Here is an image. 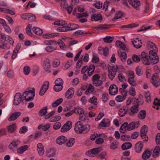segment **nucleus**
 <instances>
[{
    "label": "nucleus",
    "mask_w": 160,
    "mask_h": 160,
    "mask_svg": "<svg viewBox=\"0 0 160 160\" xmlns=\"http://www.w3.org/2000/svg\"><path fill=\"white\" fill-rule=\"evenodd\" d=\"M147 45L148 48L152 49L150 51L149 54V56L152 63L153 64L157 63L159 62V58L157 54L158 52L157 47L154 43L150 41H148Z\"/></svg>",
    "instance_id": "1"
},
{
    "label": "nucleus",
    "mask_w": 160,
    "mask_h": 160,
    "mask_svg": "<svg viewBox=\"0 0 160 160\" xmlns=\"http://www.w3.org/2000/svg\"><path fill=\"white\" fill-rule=\"evenodd\" d=\"M89 130V126L87 125H83L81 121L78 122L75 124L74 130L77 133L85 134Z\"/></svg>",
    "instance_id": "2"
},
{
    "label": "nucleus",
    "mask_w": 160,
    "mask_h": 160,
    "mask_svg": "<svg viewBox=\"0 0 160 160\" xmlns=\"http://www.w3.org/2000/svg\"><path fill=\"white\" fill-rule=\"evenodd\" d=\"M108 68V74L109 78L112 80L115 77L117 71L120 72L119 68H122V67L121 65L118 66L117 65L111 66L110 65Z\"/></svg>",
    "instance_id": "3"
},
{
    "label": "nucleus",
    "mask_w": 160,
    "mask_h": 160,
    "mask_svg": "<svg viewBox=\"0 0 160 160\" xmlns=\"http://www.w3.org/2000/svg\"><path fill=\"white\" fill-rule=\"evenodd\" d=\"M35 89L34 88H29L28 90L25 91L22 95V98L26 101L33 100L35 96Z\"/></svg>",
    "instance_id": "4"
},
{
    "label": "nucleus",
    "mask_w": 160,
    "mask_h": 160,
    "mask_svg": "<svg viewBox=\"0 0 160 160\" xmlns=\"http://www.w3.org/2000/svg\"><path fill=\"white\" fill-rule=\"evenodd\" d=\"M55 85L54 86L53 89L56 92H59L62 89L63 82L61 78L57 79L55 81Z\"/></svg>",
    "instance_id": "5"
},
{
    "label": "nucleus",
    "mask_w": 160,
    "mask_h": 160,
    "mask_svg": "<svg viewBox=\"0 0 160 160\" xmlns=\"http://www.w3.org/2000/svg\"><path fill=\"white\" fill-rule=\"evenodd\" d=\"M141 60L142 63L145 65H148L152 63L151 61H149L147 53L142 52L141 54ZM150 61L151 60H150Z\"/></svg>",
    "instance_id": "6"
},
{
    "label": "nucleus",
    "mask_w": 160,
    "mask_h": 160,
    "mask_svg": "<svg viewBox=\"0 0 160 160\" xmlns=\"http://www.w3.org/2000/svg\"><path fill=\"white\" fill-rule=\"evenodd\" d=\"M49 86V82L48 81H45L40 88L39 94L40 96L43 95L46 92Z\"/></svg>",
    "instance_id": "7"
},
{
    "label": "nucleus",
    "mask_w": 160,
    "mask_h": 160,
    "mask_svg": "<svg viewBox=\"0 0 160 160\" xmlns=\"http://www.w3.org/2000/svg\"><path fill=\"white\" fill-rule=\"evenodd\" d=\"M20 141L18 140L12 141L9 145L8 148L10 150H14L18 149L19 144L20 143Z\"/></svg>",
    "instance_id": "8"
},
{
    "label": "nucleus",
    "mask_w": 160,
    "mask_h": 160,
    "mask_svg": "<svg viewBox=\"0 0 160 160\" xmlns=\"http://www.w3.org/2000/svg\"><path fill=\"white\" fill-rule=\"evenodd\" d=\"M43 67L44 70L48 72H51L50 61L48 58H46L43 61Z\"/></svg>",
    "instance_id": "9"
},
{
    "label": "nucleus",
    "mask_w": 160,
    "mask_h": 160,
    "mask_svg": "<svg viewBox=\"0 0 160 160\" xmlns=\"http://www.w3.org/2000/svg\"><path fill=\"white\" fill-rule=\"evenodd\" d=\"M72 127V122L70 121H68L62 126L61 129V132H64L69 130Z\"/></svg>",
    "instance_id": "10"
},
{
    "label": "nucleus",
    "mask_w": 160,
    "mask_h": 160,
    "mask_svg": "<svg viewBox=\"0 0 160 160\" xmlns=\"http://www.w3.org/2000/svg\"><path fill=\"white\" fill-rule=\"evenodd\" d=\"M151 82L155 87H157L160 85V79L158 75L153 74L152 76Z\"/></svg>",
    "instance_id": "11"
},
{
    "label": "nucleus",
    "mask_w": 160,
    "mask_h": 160,
    "mask_svg": "<svg viewBox=\"0 0 160 160\" xmlns=\"http://www.w3.org/2000/svg\"><path fill=\"white\" fill-rule=\"evenodd\" d=\"M22 98L21 93L19 92L17 93L14 98L13 104L16 106L18 105L22 100Z\"/></svg>",
    "instance_id": "12"
},
{
    "label": "nucleus",
    "mask_w": 160,
    "mask_h": 160,
    "mask_svg": "<svg viewBox=\"0 0 160 160\" xmlns=\"http://www.w3.org/2000/svg\"><path fill=\"white\" fill-rule=\"evenodd\" d=\"M74 89L73 88H69L65 94V98L68 99H71L74 95Z\"/></svg>",
    "instance_id": "13"
},
{
    "label": "nucleus",
    "mask_w": 160,
    "mask_h": 160,
    "mask_svg": "<svg viewBox=\"0 0 160 160\" xmlns=\"http://www.w3.org/2000/svg\"><path fill=\"white\" fill-rule=\"evenodd\" d=\"M21 113L19 112H16L12 113L8 119L9 121H12L17 119L21 115Z\"/></svg>",
    "instance_id": "14"
},
{
    "label": "nucleus",
    "mask_w": 160,
    "mask_h": 160,
    "mask_svg": "<svg viewBox=\"0 0 160 160\" xmlns=\"http://www.w3.org/2000/svg\"><path fill=\"white\" fill-rule=\"evenodd\" d=\"M139 107L132 106L130 109H128V114L131 116H134L139 111Z\"/></svg>",
    "instance_id": "15"
},
{
    "label": "nucleus",
    "mask_w": 160,
    "mask_h": 160,
    "mask_svg": "<svg viewBox=\"0 0 160 160\" xmlns=\"http://www.w3.org/2000/svg\"><path fill=\"white\" fill-rule=\"evenodd\" d=\"M127 113L128 114V109L126 106H123L118 111V114L121 117L124 116Z\"/></svg>",
    "instance_id": "16"
},
{
    "label": "nucleus",
    "mask_w": 160,
    "mask_h": 160,
    "mask_svg": "<svg viewBox=\"0 0 160 160\" xmlns=\"http://www.w3.org/2000/svg\"><path fill=\"white\" fill-rule=\"evenodd\" d=\"M118 92L117 87L116 85H111L109 88V92L111 95H115Z\"/></svg>",
    "instance_id": "17"
},
{
    "label": "nucleus",
    "mask_w": 160,
    "mask_h": 160,
    "mask_svg": "<svg viewBox=\"0 0 160 160\" xmlns=\"http://www.w3.org/2000/svg\"><path fill=\"white\" fill-rule=\"evenodd\" d=\"M139 121L136 122H131L129 124H128V131H131L134 129L135 128H138L139 125Z\"/></svg>",
    "instance_id": "18"
},
{
    "label": "nucleus",
    "mask_w": 160,
    "mask_h": 160,
    "mask_svg": "<svg viewBox=\"0 0 160 160\" xmlns=\"http://www.w3.org/2000/svg\"><path fill=\"white\" fill-rule=\"evenodd\" d=\"M143 146V142H138L135 145V150L136 152L140 153L142 151Z\"/></svg>",
    "instance_id": "19"
},
{
    "label": "nucleus",
    "mask_w": 160,
    "mask_h": 160,
    "mask_svg": "<svg viewBox=\"0 0 160 160\" xmlns=\"http://www.w3.org/2000/svg\"><path fill=\"white\" fill-rule=\"evenodd\" d=\"M132 42L133 46L136 48H139L142 46V43L141 41L138 38H135Z\"/></svg>",
    "instance_id": "20"
},
{
    "label": "nucleus",
    "mask_w": 160,
    "mask_h": 160,
    "mask_svg": "<svg viewBox=\"0 0 160 160\" xmlns=\"http://www.w3.org/2000/svg\"><path fill=\"white\" fill-rule=\"evenodd\" d=\"M92 21H102V16L100 14H93L91 17Z\"/></svg>",
    "instance_id": "21"
},
{
    "label": "nucleus",
    "mask_w": 160,
    "mask_h": 160,
    "mask_svg": "<svg viewBox=\"0 0 160 160\" xmlns=\"http://www.w3.org/2000/svg\"><path fill=\"white\" fill-rule=\"evenodd\" d=\"M110 126V121L107 118L103 119L99 124L100 127H106Z\"/></svg>",
    "instance_id": "22"
},
{
    "label": "nucleus",
    "mask_w": 160,
    "mask_h": 160,
    "mask_svg": "<svg viewBox=\"0 0 160 160\" xmlns=\"http://www.w3.org/2000/svg\"><path fill=\"white\" fill-rule=\"evenodd\" d=\"M37 148L39 155L41 156H42L44 153V149L42 144L41 143H38L37 146Z\"/></svg>",
    "instance_id": "23"
},
{
    "label": "nucleus",
    "mask_w": 160,
    "mask_h": 160,
    "mask_svg": "<svg viewBox=\"0 0 160 160\" xmlns=\"http://www.w3.org/2000/svg\"><path fill=\"white\" fill-rule=\"evenodd\" d=\"M67 138L63 136L58 137L56 139V142L57 144L59 145H62L66 142Z\"/></svg>",
    "instance_id": "24"
},
{
    "label": "nucleus",
    "mask_w": 160,
    "mask_h": 160,
    "mask_svg": "<svg viewBox=\"0 0 160 160\" xmlns=\"http://www.w3.org/2000/svg\"><path fill=\"white\" fill-rule=\"evenodd\" d=\"M151 155V152L148 149H147L143 152L142 157L144 160L148 159L150 158Z\"/></svg>",
    "instance_id": "25"
},
{
    "label": "nucleus",
    "mask_w": 160,
    "mask_h": 160,
    "mask_svg": "<svg viewBox=\"0 0 160 160\" xmlns=\"http://www.w3.org/2000/svg\"><path fill=\"white\" fill-rule=\"evenodd\" d=\"M95 69V66L94 65L91 64L88 66L87 73L89 77L91 76L94 73Z\"/></svg>",
    "instance_id": "26"
},
{
    "label": "nucleus",
    "mask_w": 160,
    "mask_h": 160,
    "mask_svg": "<svg viewBox=\"0 0 160 160\" xmlns=\"http://www.w3.org/2000/svg\"><path fill=\"white\" fill-rule=\"evenodd\" d=\"M110 25L107 24H100L97 27H93L92 28L96 30H106L110 28Z\"/></svg>",
    "instance_id": "27"
},
{
    "label": "nucleus",
    "mask_w": 160,
    "mask_h": 160,
    "mask_svg": "<svg viewBox=\"0 0 160 160\" xmlns=\"http://www.w3.org/2000/svg\"><path fill=\"white\" fill-rule=\"evenodd\" d=\"M73 110L74 112L76 114H80V115L82 114H84L85 111L83 109L79 106L75 107Z\"/></svg>",
    "instance_id": "28"
},
{
    "label": "nucleus",
    "mask_w": 160,
    "mask_h": 160,
    "mask_svg": "<svg viewBox=\"0 0 160 160\" xmlns=\"http://www.w3.org/2000/svg\"><path fill=\"white\" fill-rule=\"evenodd\" d=\"M148 130V127L146 125L143 126L140 130V135L142 139L143 137L147 136L146 133Z\"/></svg>",
    "instance_id": "29"
},
{
    "label": "nucleus",
    "mask_w": 160,
    "mask_h": 160,
    "mask_svg": "<svg viewBox=\"0 0 160 160\" xmlns=\"http://www.w3.org/2000/svg\"><path fill=\"white\" fill-rule=\"evenodd\" d=\"M17 124L16 123H14L10 125L7 128V131L11 133H13L17 129Z\"/></svg>",
    "instance_id": "30"
},
{
    "label": "nucleus",
    "mask_w": 160,
    "mask_h": 160,
    "mask_svg": "<svg viewBox=\"0 0 160 160\" xmlns=\"http://www.w3.org/2000/svg\"><path fill=\"white\" fill-rule=\"evenodd\" d=\"M29 148L28 145H25L22 146L17 149V152L18 153L22 154L26 151Z\"/></svg>",
    "instance_id": "31"
},
{
    "label": "nucleus",
    "mask_w": 160,
    "mask_h": 160,
    "mask_svg": "<svg viewBox=\"0 0 160 160\" xmlns=\"http://www.w3.org/2000/svg\"><path fill=\"white\" fill-rule=\"evenodd\" d=\"M128 123L127 122L123 123L121 126L119 131L121 133H125L126 131H124L128 130Z\"/></svg>",
    "instance_id": "32"
},
{
    "label": "nucleus",
    "mask_w": 160,
    "mask_h": 160,
    "mask_svg": "<svg viewBox=\"0 0 160 160\" xmlns=\"http://www.w3.org/2000/svg\"><path fill=\"white\" fill-rule=\"evenodd\" d=\"M127 94V92H126L125 94H123L122 96L118 95L115 98L116 101L118 102H121L123 101L125 99Z\"/></svg>",
    "instance_id": "33"
},
{
    "label": "nucleus",
    "mask_w": 160,
    "mask_h": 160,
    "mask_svg": "<svg viewBox=\"0 0 160 160\" xmlns=\"http://www.w3.org/2000/svg\"><path fill=\"white\" fill-rule=\"evenodd\" d=\"M132 147V144L130 142H128L124 143L121 146L122 150H125L130 148Z\"/></svg>",
    "instance_id": "34"
},
{
    "label": "nucleus",
    "mask_w": 160,
    "mask_h": 160,
    "mask_svg": "<svg viewBox=\"0 0 160 160\" xmlns=\"http://www.w3.org/2000/svg\"><path fill=\"white\" fill-rule=\"evenodd\" d=\"M160 153V147L158 146H157L154 148L153 154L152 156L154 158L157 157Z\"/></svg>",
    "instance_id": "35"
},
{
    "label": "nucleus",
    "mask_w": 160,
    "mask_h": 160,
    "mask_svg": "<svg viewBox=\"0 0 160 160\" xmlns=\"http://www.w3.org/2000/svg\"><path fill=\"white\" fill-rule=\"evenodd\" d=\"M136 10L138 9L140 5V2L139 0L134 1L130 4Z\"/></svg>",
    "instance_id": "36"
},
{
    "label": "nucleus",
    "mask_w": 160,
    "mask_h": 160,
    "mask_svg": "<svg viewBox=\"0 0 160 160\" xmlns=\"http://www.w3.org/2000/svg\"><path fill=\"white\" fill-rule=\"evenodd\" d=\"M146 115V112L145 110H142L139 112L138 117L140 119H144Z\"/></svg>",
    "instance_id": "37"
},
{
    "label": "nucleus",
    "mask_w": 160,
    "mask_h": 160,
    "mask_svg": "<svg viewBox=\"0 0 160 160\" xmlns=\"http://www.w3.org/2000/svg\"><path fill=\"white\" fill-rule=\"evenodd\" d=\"M32 30L35 34L39 35H41L43 33V31L42 29L36 27H34L32 28Z\"/></svg>",
    "instance_id": "38"
},
{
    "label": "nucleus",
    "mask_w": 160,
    "mask_h": 160,
    "mask_svg": "<svg viewBox=\"0 0 160 160\" xmlns=\"http://www.w3.org/2000/svg\"><path fill=\"white\" fill-rule=\"evenodd\" d=\"M139 26V24H138L136 23H132L128 25H122L121 27V28H131L138 27Z\"/></svg>",
    "instance_id": "39"
},
{
    "label": "nucleus",
    "mask_w": 160,
    "mask_h": 160,
    "mask_svg": "<svg viewBox=\"0 0 160 160\" xmlns=\"http://www.w3.org/2000/svg\"><path fill=\"white\" fill-rule=\"evenodd\" d=\"M75 142V139L74 138H69L66 143L67 146L68 147H72L74 144Z\"/></svg>",
    "instance_id": "40"
},
{
    "label": "nucleus",
    "mask_w": 160,
    "mask_h": 160,
    "mask_svg": "<svg viewBox=\"0 0 160 160\" xmlns=\"http://www.w3.org/2000/svg\"><path fill=\"white\" fill-rule=\"evenodd\" d=\"M58 44L59 45L60 48L62 49L65 50L67 48L64 42L61 39H59L58 41Z\"/></svg>",
    "instance_id": "41"
},
{
    "label": "nucleus",
    "mask_w": 160,
    "mask_h": 160,
    "mask_svg": "<svg viewBox=\"0 0 160 160\" xmlns=\"http://www.w3.org/2000/svg\"><path fill=\"white\" fill-rule=\"evenodd\" d=\"M67 23V22L66 21L63 20H59L55 21L53 23L54 25H57L59 26H63L66 25Z\"/></svg>",
    "instance_id": "42"
},
{
    "label": "nucleus",
    "mask_w": 160,
    "mask_h": 160,
    "mask_svg": "<svg viewBox=\"0 0 160 160\" xmlns=\"http://www.w3.org/2000/svg\"><path fill=\"white\" fill-rule=\"evenodd\" d=\"M114 37L110 36H107L104 38L103 40L104 42L107 43H110L113 40Z\"/></svg>",
    "instance_id": "43"
},
{
    "label": "nucleus",
    "mask_w": 160,
    "mask_h": 160,
    "mask_svg": "<svg viewBox=\"0 0 160 160\" xmlns=\"http://www.w3.org/2000/svg\"><path fill=\"white\" fill-rule=\"evenodd\" d=\"M118 142L116 141H113L110 146V148L112 150H115L118 148Z\"/></svg>",
    "instance_id": "44"
},
{
    "label": "nucleus",
    "mask_w": 160,
    "mask_h": 160,
    "mask_svg": "<svg viewBox=\"0 0 160 160\" xmlns=\"http://www.w3.org/2000/svg\"><path fill=\"white\" fill-rule=\"evenodd\" d=\"M70 27L68 26L69 28H68V31L73 30L77 29L79 28L78 25L76 24L70 23L69 24Z\"/></svg>",
    "instance_id": "45"
},
{
    "label": "nucleus",
    "mask_w": 160,
    "mask_h": 160,
    "mask_svg": "<svg viewBox=\"0 0 160 160\" xmlns=\"http://www.w3.org/2000/svg\"><path fill=\"white\" fill-rule=\"evenodd\" d=\"M47 110L48 107L47 106L42 108L39 112V113L40 115L41 116L46 115V114L47 113Z\"/></svg>",
    "instance_id": "46"
},
{
    "label": "nucleus",
    "mask_w": 160,
    "mask_h": 160,
    "mask_svg": "<svg viewBox=\"0 0 160 160\" xmlns=\"http://www.w3.org/2000/svg\"><path fill=\"white\" fill-rule=\"evenodd\" d=\"M62 101L63 99L62 98L58 99L52 103V106L53 107H55L61 104Z\"/></svg>",
    "instance_id": "47"
},
{
    "label": "nucleus",
    "mask_w": 160,
    "mask_h": 160,
    "mask_svg": "<svg viewBox=\"0 0 160 160\" xmlns=\"http://www.w3.org/2000/svg\"><path fill=\"white\" fill-rule=\"evenodd\" d=\"M116 45H118L120 47V48L123 50H124L126 48V45L123 43V42L120 41H117L116 42Z\"/></svg>",
    "instance_id": "48"
},
{
    "label": "nucleus",
    "mask_w": 160,
    "mask_h": 160,
    "mask_svg": "<svg viewBox=\"0 0 160 160\" xmlns=\"http://www.w3.org/2000/svg\"><path fill=\"white\" fill-rule=\"evenodd\" d=\"M124 13L121 11H118L116 12V14L114 17V19H118L122 18Z\"/></svg>",
    "instance_id": "49"
},
{
    "label": "nucleus",
    "mask_w": 160,
    "mask_h": 160,
    "mask_svg": "<svg viewBox=\"0 0 160 160\" xmlns=\"http://www.w3.org/2000/svg\"><path fill=\"white\" fill-rule=\"evenodd\" d=\"M92 154L94 155H96L101 152V149L99 147L94 148L91 149Z\"/></svg>",
    "instance_id": "50"
},
{
    "label": "nucleus",
    "mask_w": 160,
    "mask_h": 160,
    "mask_svg": "<svg viewBox=\"0 0 160 160\" xmlns=\"http://www.w3.org/2000/svg\"><path fill=\"white\" fill-rule=\"evenodd\" d=\"M57 50V48L52 46H49L46 47V51L47 52H52Z\"/></svg>",
    "instance_id": "51"
},
{
    "label": "nucleus",
    "mask_w": 160,
    "mask_h": 160,
    "mask_svg": "<svg viewBox=\"0 0 160 160\" xmlns=\"http://www.w3.org/2000/svg\"><path fill=\"white\" fill-rule=\"evenodd\" d=\"M94 91V87L92 84H90L89 87L85 91L86 94H88L92 93Z\"/></svg>",
    "instance_id": "52"
},
{
    "label": "nucleus",
    "mask_w": 160,
    "mask_h": 160,
    "mask_svg": "<svg viewBox=\"0 0 160 160\" xmlns=\"http://www.w3.org/2000/svg\"><path fill=\"white\" fill-rule=\"evenodd\" d=\"M120 57L122 62H125L127 58L126 53L125 52H122L120 55Z\"/></svg>",
    "instance_id": "53"
},
{
    "label": "nucleus",
    "mask_w": 160,
    "mask_h": 160,
    "mask_svg": "<svg viewBox=\"0 0 160 160\" xmlns=\"http://www.w3.org/2000/svg\"><path fill=\"white\" fill-rule=\"evenodd\" d=\"M136 72L137 75L138 76L142 75L143 73L141 68L140 66H138L136 68Z\"/></svg>",
    "instance_id": "54"
},
{
    "label": "nucleus",
    "mask_w": 160,
    "mask_h": 160,
    "mask_svg": "<svg viewBox=\"0 0 160 160\" xmlns=\"http://www.w3.org/2000/svg\"><path fill=\"white\" fill-rule=\"evenodd\" d=\"M68 26H63L57 28V31L59 32H67L68 31Z\"/></svg>",
    "instance_id": "55"
},
{
    "label": "nucleus",
    "mask_w": 160,
    "mask_h": 160,
    "mask_svg": "<svg viewBox=\"0 0 160 160\" xmlns=\"http://www.w3.org/2000/svg\"><path fill=\"white\" fill-rule=\"evenodd\" d=\"M109 95L107 93H103L102 94V101L104 102L107 101L108 99Z\"/></svg>",
    "instance_id": "56"
},
{
    "label": "nucleus",
    "mask_w": 160,
    "mask_h": 160,
    "mask_svg": "<svg viewBox=\"0 0 160 160\" xmlns=\"http://www.w3.org/2000/svg\"><path fill=\"white\" fill-rule=\"evenodd\" d=\"M30 26V27H32V25L30 24L27 26L26 29V31L28 35L30 36H32L33 35V33L31 31V29L30 27H29Z\"/></svg>",
    "instance_id": "57"
},
{
    "label": "nucleus",
    "mask_w": 160,
    "mask_h": 160,
    "mask_svg": "<svg viewBox=\"0 0 160 160\" xmlns=\"http://www.w3.org/2000/svg\"><path fill=\"white\" fill-rule=\"evenodd\" d=\"M107 154V153L106 151H103L99 155V156L101 158V160H106Z\"/></svg>",
    "instance_id": "58"
},
{
    "label": "nucleus",
    "mask_w": 160,
    "mask_h": 160,
    "mask_svg": "<svg viewBox=\"0 0 160 160\" xmlns=\"http://www.w3.org/2000/svg\"><path fill=\"white\" fill-rule=\"evenodd\" d=\"M28 130L27 127L26 126H23L20 128L19 131L20 134H23L26 133Z\"/></svg>",
    "instance_id": "59"
},
{
    "label": "nucleus",
    "mask_w": 160,
    "mask_h": 160,
    "mask_svg": "<svg viewBox=\"0 0 160 160\" xmlns=\"http://www.w3.org/2000/svg\"><path fill=\"white\" fill-rule=\"evenodd\" d=\"M30 68L28 66H25L23 68V72L26 75H28L30 72Z\"/></svg>",
    "instance_id": "60"
},
{
    "label": "nucleus",
    "mask_w": 160,
    "mask_h": 160,
    "mask_svg": "<svg viewBox=\"0 0 160 160\" xmlns=\"http://www.w3.org/2000/svg\"><path fill=\"white\" fill-rule=\"evenodd\" d=\"M93 6L98 9L101 8L102 7V3L100 1H96V3L93 4Z\"/></svg>",
    "instance_id": "61"
},
{
    "label": "nucleus",
    "mask_w": 160,
    "mask_h": 160,
    "mask_svg": "<svg viewBox=\"0 0 160 160\" xmlns=\"http://www.w3.org/2000/svg\"><path fill=\"white\" fill-rule=\"evenodd\" d=\"M130 136L128 135H123L121 137V139L123 141H128L130 140Z\"/></svg>",
    "instance_id": "62"
},
{
    "label": "nucleus",
    "mask_w": 160,
    "mask_h": 160,
    "mask_svg": "<svg viewBox=\"0 0 160 160\" xmlns=\"http://www.w3.org/2000/svg\"><path fill=\"white\" fill-rule=\"evenodd\" d=\"M145 97L146 99V102L149 103L151 101V97L149 92H146L145 95Z\"/></svg>",
    "instance_id": "63"
},
{
    "label": "nucleus",
    "mask_w": 160,
    "mask_h": 160,
    "mask_svg": "<svg viewBox=\"0 0 160 160\" xmlns=\"http://www.w3.org/2000/svg\"><path fill=\"white\" fill-rule=\"evenodd\" d=\"M97 99L94 96L90 98L89 100V102L94 105H96L97 104Z\"/></svg>",
    "instance_id": "64"
}]
</instances>
